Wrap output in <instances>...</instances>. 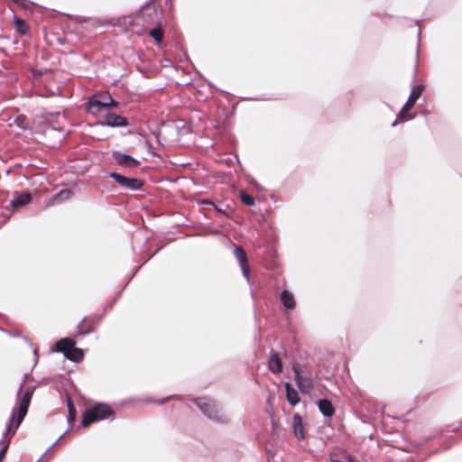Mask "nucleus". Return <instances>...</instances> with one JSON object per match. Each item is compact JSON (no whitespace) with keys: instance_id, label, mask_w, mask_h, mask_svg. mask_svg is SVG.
Segmentation results:
<instances>
[{"instance_id":"obj_3","label":"nucleus","mask_w":462,"mask_h":462,"mask_svg":"<svg viewBox=\"0 0 462 462\" xmlns=\"http://www.w3.org/2000/svg\"><path fill=\"white\" fill-rule=\"evenodd\" d=\"M113 415V411L106 403H97L92 408L88 409L84 411L81 425L88 427L89 424L103 420Z\"/></svg>"},{"instance_id":"obj_19","label":"nucleus","mask_w":462,"mask_h":462,"mask_svg":"<svg viewBox=\"0 0 462 462\" xmlns=\"http://www.w3.org/2000/svg\"><path fill=\"white\" fill-rule=\"evenodd\" d=\"M72 194L73 193L70 189H61L49 200L48 205H53L55 202H62L69 199L72 196Z\"/></svg>"},{"instance_id":"obj_29","label":"nucleus","mask_w":462,"mask_h":462,"mask_svg":"<svg viewBox=\"0 0 462 462\" xmlns=\"http://www.w3.org/2000/svg\"><path fill=\"white\" fill-rule=\"evenodd\" d=\"M59 439L56 440L49 448V450H51L54 446H56V444L58 443Z\"/></svg>"},{"instance_id":"obj_13","label":"nucleus","mask_w":462,"mask_h":462,"mask_svg":"<svg viewBox=\"0 0 462 462\" xmlns=\"http://www.w3.org/2000/svg\"><path fill=\"white\" fill-rule=\"evenodd\" d=\"M269 369L273 374H280L282 371V358L277 353H271L269 358Z\"/></svg>"},{"instance_id":"obj_23","label":"nucleus","mask_w":462,"mask_h":462,"mask_svg":"<svg viewBox=\"0 0 462 462\" xmlns=\"http://www.w3.org/2000/svg\"><path fill=\"white\" fill-rule=\"evenodd\" d=\"M150 35L154 39L156 42L162 41L163 33L160 27H155L150 31Z\"/></svg>"},{"instance_id":"obj_34","label":"nucleus","mask_w":462,"mask_h":462,"mask_svg":"<svg viewBox=\"0 0 462 462\" xmlns=\"http://www.w3.org/2000/svg\"><path fill=\"white\" fill-rule=\"evenodd\" d=\"M3 459H0V462H2Z\"/></svg>"},{"instance_id":"obj_5","label":"nucleus","mask_w":462,"mask_h":462,"mask_svg":"<svg viewBox=\"0 0 462 462\" xmlns=\"http://www.w3.org/2000/svg\"><path fill=\"white\" fill-rule=\"evenodd\" d=\"M116 106V103L113 100L110 95L106 93L97 94L94 95L89 100L88 111L91 114H96L102 109Z\"/></svg>"},{"instance_id":"obj_21","label":"nucleus","mask_w":462,"mask_h":462,"mask_svg":"<svg viewBox=\"0 0 462 462\" xmlns=\"http://www.w3.org/2000/svg\"><path fill=\"white\" fill-rule=\"evenodd\" d=\"M331 462H355L353 457L347 453H342L340 456L331 455Z\"/></svg>"},{"instance_id":"obj_22","label":"nucleus","mask_w":462,"mask_h":462,"mask_svg":"<svg viewBox=\"0 0 462 462\" xmlns=\"http://www.w3.org/2000/svg\"><path fill=\"white\" fill-rule=\"evenodd\" d=\"M15 27L17 31L23 34L26 33L29 30V26L26 22L20 18L15 19Z\"/></svg>"},{"instance_id":"obj_25","label":"nucleus","mask_w":462,"mask_h":462,"mask_svg":"<svg viewBox=\"0 0 462 462\" xmlns=\"http://www.w3.org/2000/svg\"><path fill=\"white\" fill-rule=\"evenodd\" d=\"M240 197H241L242 201L245 205H247V206H254V199L252 196L248 195L247 193L242 192L240 194Z\"/></svg>"},{"instance_id":"obj_28","label":"nucleus","mask_w":462,"mask_h":462,"mask_svg":"<svg viewBox=\"0 0 462 462\" xmlns=\"http://www.w3.org/2000/svg\"><path fill=\"white\" fill-rule=\"evenodd\" d=\"M13 1L18 5H22L24 0H13Z\"/></svg>"},{"instance_id":"obj_18","label":"nucleus","mask_w":462,"mask_h":462,"mask_svg":"<svg viewBox=\"0 0 462 462\" xmlns=\"http://www.w3.org/2000/svg\"><path fill=\"white\" fill-rule=\"evenodd\" d=\"M286 388V397L288 400V402L291 404L292 406H295L300 402V397L298 394V392L293 389L290 383H285Z\"/></svg>"},{"instance_id":"obj_24","label":"nucleus","mask_w":462,"mask_h":462,"mask_svg":"<svg viewBox=\"0 0 462 462\" xmlns=\"http://www.w3.org/2000/svg\"><path fill=\"white\" fill-rule=\"evenodd\" d=\"M68 409H69V418H68V420H69V422H72L76 419L77 411H76V408L71 403L69 399L68 401Z\"/></svg>"},{"instance_id":"obj_17","label":"nucleus","mask_w":462,"mask_h":462,"mask_svg":"<svg viewBox=\"0 0 462 462\" xmlns=\"http://www.w3.org/2000/svg\"><path fill=\"white\" fill-rule=\"evenodd\" d=\"M318 406L320 412L326 417H331L335 412L332 403L327 399L319 401Z\"/></svg>"},{"instance_id":"obj_33","label":"nucleus","mask_w":462,"mask_h":462,"mask_svg":"<svg viewBox=\"0 0 462 462\" xmlns=\"http://www.w3.org/2000/svg\"><path fill=\"white\" fill-rule=\"evenodd\" d=\"M416 56H417V58L419 57V50H417Z\"/></svg>"},{"instance_id":"obj_8","label":"nucleus","mask_w":462,"mask_h":462,"mask_svg":"<svg viewBox=\"0 0 462 462\" xmlns=\"http://www.w3.org/2000/svg\"><path fill=\"white\" fill-rule=\"evenodd\" d=\"M140 14L146 23L159 24L162 19V11L154 3L143 5Z\"/></svg>"},{"instance_id":"obj_4","label":"nucleus","mask_w":462,"mask_h":462,"mask_svg":"<svg viewBox=\"0 0 462 462\" xmlns=\"http://www.w3.org/2000/svg\"><path fill=\"white\" fill-rule=\"evenodd\" d=\"M422 90L423 87L421 85H418L412 88L408 100L403 105L400 114L397 116V118L393 122L392 126H396L399 123H402L412 118V116L406 115V113L413 107L416 101L420 97Z\"/></svg>"},{"instance_id":"obj_9","label":"nucleus","mask_w":462,"mask_h":462,"mask_svg":"<svg viewBox=\"0 0 462 462\" xmlns=\"http://www.w3.org/2000/svg\"><path fill=\"white\" fill-rule=\"evenodd\" d=\"M113 159L116 162L118 165L127 167V168H134L140 164V162L134 157L123 153L121 152H113L112 153Z\"/></svg>"},{"instance_id":"obj_26","label":"nucleus","mask_w":462,"mask_h":462,"mask_svg":"<svg viewBox=\"0 0 462 462\" xmlns=\"http://www.w3.org/2000/svg\"><path fill=\"white\" fill-rule=\"evenodd\" d=\"M20 121H22V119H21V118H17V119H16V122H17L18 125H19V126H21L22 128H25L26 126L22 125H21V123H20Z\"/></svg>"},{"instance_id":"obj_31","label":"nucleus","mask_w":462,"mask_h":462,"mask_svg":"<svg viewBox=\"0 0 462 462\" xmlns=\"http://www.w3.org/2000/svg\"><path fill=\"white\" fill-rule=\"evenodd\" d=\"M24 342H25L26 344H31V343L28 341V339H27V338H24Z\"/></svg>"},{"instance_id":"obj_15","label":"nucleus","mask_w":462,"mask_h":462,"mask_svg":"<svg viewBox=\"0 0 462 462\" xmlns=\"http://www.w3.org/2000/svg\"><path fill=\"white\" fill-rule=\"evenodd\" d=\"M293 433L299 439H302L305 437L304 428L302 424V418L299 414H295L292 419Z\"/></svg>"},{"instance_id":"obj_12","label":"nucleus","mask_w":462,"mask_h":462,"mask_svg":"<svg viewBox=\"0 0 462 462\" xmlns=\"http://www.w3.org/2000/svg\"><path fill=\"white\" fill-rule=\"evenodd\" d=\"M105 125L107 126H125L127 120L125 117L116 114H107L104 122Z\"/></svg>"},{"instance_id":"obj_20","label":"nucleus","mask_w":462,"mask_h":462,"mask_svg":"<svg viewBox=\"0 0 462 462\" xmlns=\"http://www.w3.org/2000/svg\"><path fill=\"white\" fill-rule=\"evenodd\" d=\"M76 343V340L71 337H62L56 341L53 346H75Z\"/></svg>"},{"instance_id":"obj_7","label":"nucleus","mask_w":462,"mask_h":462,"mask_svg":"<svg viewBox=\"0 0 462 462\" xmlns=\"http://www.w3.org/2000/svg\"><path fill=\"white\" fill-rule=\"evenodd\" d=\"M109 177H111L121 187V189L125 190H138L143 185V180L140 179L128 178L117 172H110Z\"/></svg>"},{"instance_id":"obj_30","label":"nucleus","mask_w":462,"mask_h":462,"mask_svg":"<svg viewBox=\"0 0 462 462\" xmlns=\"http://www.w3.org/2000/svg\"><path fill=\"white\" fill-rule=\"evenodd\" d=\"M204 203H205V204L213 205V203H212V202H209V201H207V200H205V201H204Z\"/></svg>"},{"instance_id":"obj_27","label":"nucleus","mask_w":462,"mask_h":462,"mask_svg":"<svg viewBox=\"0 0 462 462\" xmlns=\"http://www.w3.org/2000/svg\"><path fill=\"white\" fill-rule=\"evenodd\" d=\"M33 355L35 356V363H36L37 362V357H38V353H37V349L36 348H34V350H33Z\"/></svg>"},{"instance_id":"obj_6","label":"nucleus","mask_w":462,"mask_h":462,"mask_svg":"<svg viewBox=\"0 0 462 462\" xmlns=\"http://www.w3.org/2000/svg\"><path fill=\"white\" fill-rule=\"evenodd\" d=\"M295 380L302 393H309L313 387L312 374L301 369L300 365H293Z\"/></svg>"},{"instance_id":"obj_16","label":"nucleus","mask_w":462,"mask_h":462,"mask_svg":"<svg viewBox=\"0 0 462 462\" xmlns=\"http://www.w3.org/2000/svg\"><path fill=\"white\" fill-rule=\"evenodd\" d=\"M32 199L30 192H24L22 194H16V196L11 200L13 208H20L27 205Z\"/></svg>"},{"instance_id":"obj_35","label":"nucleus","mask_w":462,"mask_h":462,"mask_svg":"<svg viewBox=\"0 0 462 462\" xmlns=\"http://www.w3.org/2000/svg\"><path fill=\"white\" fill-rule=\"evenodd\" d=\"M3 459H0V462H2Z\"/></svg>"},{"instance_id":"obj_1","label":"nucleus","mask_w":462,"mask_h":462,"mask_svg":"<svg viewBox=\"0 0 462 462\" xmlns=\"http://www.w3.org/2000/svg\"><path fill=\"white\" fill-rule=\"evenodd\" d=\"M23 383L24 382L21 383L17 391L16 405L13 409L9 423L3 436V439L0 440V459H4L5 453L8 449L9 444L11 442L12 437L14 435L16 430L18 429V427L20 426L27 413L33 394L34 388L32 387H29L24 392H23Z\"/></svg>"},{"instance_id":"obj_32","label":"nucleus","mask_w":462,"mask_h":462,"mask_svg":"<svg viewBox=\"0 0 462 462\" xmlns=\"http://www.w3.org/2000/svg\"><path fill=\"white\" fill-rule=\"evenodd\" d=\"M89 330H85L84 332H80V334H86L88 333Z\"/></svg>"},{"instance_id":"obj_2","label":"nucleus","mask_w":462,"mask_h":462,"mask_svg":"<svg viewBox=\"0 0 462 462\" xmlns=\"http://www.w3.org/2000/svg\"><path fill=\"white\" fill-rule=\"evenodd\" d=\"M194 402L200 411L209 420L218 423L229 422V416L221 410L216 401L206 397H200L196 399Z\"/></svg>"},{"instance_id":"obj_14","label":"nucleus","mask_w":462,"mask_h":462,"mask_svg":"<svg viewBox=\"0 0 462 462\" xmlns=\"http://www.w3.org/2000/svg\"><path fill=\"white\" fill-rule=\"evenodd\" d=\"M280 300L287 310H291L295 308V299L291 291L283 290L281 293Z\"/></svg>"},{"instance_id":"obj_10","label":"nucleus","mask_w":462,"mask_h":462,"mask_svg":"<svg viewBox=\"0 0 462 462\" xmlns=\"http://www.w3.org/2000/svg\"><path fill=\"white\" fill-rule=\"evenodd\" d=\"M233 253L239 263L244 277L250 282L249 269L246 265L247 257L245 250L241 246L235 245Z\"/></svg>"},{"instance_id":"obj_11","label":"nucleus","mask_w":462,"mask_h":462,"mask_svg":"<svg viewBox=\"0 0 462 462\" xmlns=\"http://www.w3.org/2000/svg\"><path fill=\"white\" fill-rule=\"evenodd\" d=\"M52 352L62 353L65 358L72 362H79L84 356L82 348H52Z\"/></svg>"}]
</instances>
